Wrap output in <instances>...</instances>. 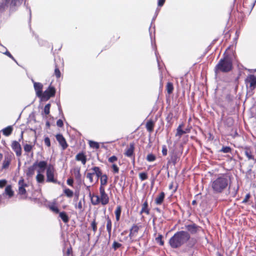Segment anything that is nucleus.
Masks as SVG:
<instances>
[{
    "mask_svg": "<svg viewBox=\"0 0 256 256\" xmlns=\"http://www.w3.org/2000/svg\"><path fill=\"white\" fill-rule=\"evenodd\" d=\"M67 184L71 186H73L74 180L72 178H70L67 180Z\"/></svg>",
    "mask_w": 256,
    "mask_h": 256,
    "instance_id": "nucleus-56",
    "label": "nucleus"
},
{
    "mask_svg": "<svg viewBox=\"0 0 256 256\" xmlns=\"http://www.w3.org/2000/svg\"><path fill=\"white\" fill-rule=\"evenodd\" d=\"M140 226L136 224H134L130 230L128 237L130 238L129 244L136 241V238L138 235Z\"/></svg>",
    "mask_w": 256,
    "mask_h": 256,
    "instance_id": "nucleus-7",
    "label": "nucleus"
},
{
    "mask_svg": "<svg viewBox=\"0 0 256 256\" xmlns=\"http://www.w3.org/2000/svg\"><path fill=\"white\" fill-rule=\"evenodd\" d=\"M23 0H10L9 3L10 8H14L22 4Z\"/></svg>",
    "mask_w": 256,
    "mask_h": 256,
    "instance_id": "nucleus-35",
    "label": "nucleus"
},
{
    "mask_svg": "<svg viewBox=\"0 0 256 256\" xmlns=\"http://www.w3.org/2000/svg\"><path fill=\"white\" fill-rule=\"evenodd\" d=\"M56 125L58 126L60 128L63 127L64 126L63 121L60 119L58 120L56 122Z\"/></svg>",
    "mask_w": 256,
    "mask_h": 256,
    "instance_id": "nucleus-55",
    "label": "nucleus"
},
{
    "mask_svg": "<svg viewBox=\"0 0 256 256\" xmlns=\"http://www.w3.org/2000/svg\"><path fill=\"white\" fill-rule=\"evenodd\" d=\"M118 160V158L117 156H112L108 158V162L110 163L114 164V162H116Z\"/></svg>",
    "mask_w": 256,
    "mask_h": 256,
    "instance_id": "nucleus-50",
    "label": "nucleus"
},
{
    "mask_svg": "<svg viewBox=\"0 0 256 256\" xmlns=\"http://www.w3.org/2000/svg\"><path fill=\"white\" fill-rule=\"evenodd\" d=\"M4 53L7 56H8L9 58H11L12 60H14V58L8 51L6 50V52Z\"/></svg>",
    "mask_w": 256,
    "mask_h": 256,
    "instance_id": "nucleus-59",
    "label": "nucleus"
},
{
    "mask_svg": "<svg viewBox=\"0 0 256 256\" xmlns=\"http://www.w3.org/2000/svg\"><path fill=\"white\" fill-rule=\"evenodd\" d=\"M172 188H173V183L172 182V183H171V184H170L168 188H169V189H170H170H172Z\"/></svg>",
    "mask_w": 256,
    "mask_h": 256,
    "instance_id": "nucleus-61",
    "label": "nucleus"
},
{
    "mask_svg": "<svg viewBox=\"0 0 256 256\" xmlns=\"http://www.w3.org/2000/svg\"><path fill=\"white\" fill-rule=\"evenodd\" d=\"M92 170L93 171L92 172H88L86 174V177L90 180V183H92L94 182L93 176L96 174L98 178H99L100 176H101V169L98 166H94L92 168Z\"/></svg>",
    "mask_w": 256,
    "mask_h": 256,
    "instance_id": "nucleus-13",
    "label": "nucleus"
},
{
    "mask_svg": "<svg viewBox=\"0 0 256 256\" xmlns=\"http://www.w3.org/2000/svg\"><path fill=\"white\" fill-rule=\"evenodd\" d=\"M50 210L54 214H59V217L64 223H68L69 222V217L65 212H60L59 209L55 204L48 206Z\"/></svg>",
    "mask_w": 256,
    "mask_h": 256,
    "instance_id": "nucleus-5",
    "label": "nucleus"
},
{
    "mask_svg": "<svg viewBox=\"0 0 256 256\" xmlns=\"http://www.w3.org/2000/svg\"><path fill=\"white\" fill-rule=\"evenodd\" d=\"M106 230L108 232V238H110L112 234V222L111 219L108 216L106 217Z\"/></svg>",
    "mask_w": 256,
    "mask_h": 256,
    "instance_id": "nucleus-25",
    "label": "nucleus"
},
{
    "mask_svg": "<svg viewBox=\"0 0 256 256\" xmlns=\"http://www.w3.org/2000/svg\"><path fill=\"white\" fill-rule=\"evenodd\" d=\"M245 84L247 88L250 90L256 88V76L254 74H250L245 79Z\"/></svg>",
    "mask_w": 256,
    "mask_h": 256,
    "instance_id": "nucleus-8",
    "label": "nucleus"
},
{
    "mask_svg": "<svg viewBox=\"0 0 256 256\" xmlns=\"http://www.w3.org/2000/svg\"><path fill=\"white\" fill-rule=\"evenodd\" d=\"M184 126V124L182 123L180 124L176 128V136H178L179 138H181L182 135L186 133V132H185L184 130L182 129V128Z\"/></svg>",
    "mask_w": 256,
    "mask_h": 256,
    "instance_id": "nucleus-26",
    "label": "nucleus"
},
{
    "mask_svg": "<svg viewBox=\"0 0 256 256\" xmlns=\"http://www.w3.org/2000/svg\"><path fill=\"white\" fill-rule=\"evenodd\" d=\"M56 90L55 88L52 85V84L48 86V88L43 92L41 98L42 100H48L50 98L54 97L56 95Z\"/></svg>",
    "mask_w": 256,
    "mask_h": 256,
    "instance_id": "nucleus-6",
    "label": "nucleus"
},
{
    "mask_svg": "<svg viewBox=\"0 0 256 256\" xmlns=\"http://www.w3.org/2000/svg\"><path fill=\"white\" fill-rule=\"evenodd\" d=\"M75 158L76 160L81 162L84 165L86 164L87 161L86 156L84 152L78 153L76 155Z\"/></svg>",
    "mask_w": 256,
    "mask_h": 256,
    "instance_id": "nucleus-22",
    "label": "nucleus"
},
{
    "mask_svg": "<svg viewBox=\"0 0 256 256\" xmlns=\"http://www.w3.org/2000/svg\"><path fill=\"white\" fill-rule=\"evenodd\" d=\"M156 240L160 246H163L164 244V241L162 240V236L161 234L158 235V236L156 238Z\"/></svg>",
    "mask_w": 256,
    "mask_h": 256,
    "instance_id": "nucleus-44",
    "label": "nucleus"
},
{
    "mask_svg": "<svg viewBox=\"0 0 256 256\" xmlns=\"http://www.w3.org/2000/svg\"><path fill=\"white\" fill-rule=\"evenodd\" d=\"M230 178L228 174H220L211 182L212 190L214 194H221L228 187Z\"/></svg>",
    "mask_w": 256,
    "mask_h": 256,
    "instance_id": "nucleus-1",
    "label": "nucleus"
},
{
    "mask_svg": "<svg viewBox=\"0 0 256 256\" xmlns=\"http://www.w3.org/2000/svg\"><path fill=\"white\" fill-rule=\"evenodd\" d=\"M70 172L74 176L76 182L79 184L82 182V174H80V168L75 167L71 170Z\"/></svg>",
    "mask_w": 256,
    "mask_h": 256,
    "instance_id": "nucleus-16",
    "label": "nucleus"
},
{
    "mask_svg": "<svg viewBox=\"0 0 256 256\" xmlns=\"http://www.w3.org/2000/svg\"><path fill=\"white\" fill-rule=\"evenodd\" d=\"M154 122L152 120H149L147 122L146 124V127L147 130L148 132H152L154 130Z\"/></svg>",
    "mask_w": 256,
    "mask_h": 256,
    "instance_id": "nucleus-31",
    "label": "nucleus"
},
{
    "mask_svg": "<svg viewBox=\"0 0 256 256\" xmlns=\"http://www.w3.org/2000/svg\"><path fill=\"white\" fill-rule=\"evenodd\" d=\"M44 142L45 144L47 146H48V147L50 146V139L48 137L45 138L44 140Z\"/></svg>",
    "mask_w": 256,
    "mask_h": 256,
    "instance_id": "nucleus-52",
    "label": "nucleus"
},
{
    "mask_svg": "<svg viewBox=\"0 0 256 256\" xmlns=\"http://www.w3.org/2000/svg\"><path fill=\"white\" fill-rule=\"evenodd\" d=\"M2 131L4 136H8L12 134L13 131V127L12 126H8L7 127L2 129Z\"/></svg>",
    "mask_w": 256,
    "mask_h": 256,
    "instance_id": "nucleus-28",
    "label": "nucleus"
},
{
    "mask_svg": "<svg viewBox=\"0 0 256 256\" xmlns=\"http://www.w3.org/2000/svg\"><path fill=\"white\" fill-rule=\"evenodd\" d=\"M99 178H100V186L99 188H105L108 182V176L106 174H102V170H101V176Z\"/></svg>",
    "mask_w": 256,
    "mask_h": 256,
    "instance_id": "nucleus-21",
    "label": "nucleus"
},
{
    "mask_svg": "<svg viewBox=\"0 0 256 256\" xmlns=\"http://www.w3.org/2000/svg\"><path fill=\"white\" fill-rule=\"evenodd\" d=\"M122 206L120 205L116 207L114 211V214L116 216V220L117 222H118L120 220V215L122 213Z\"/></svg>",
    "mask_w": 256,
    "mask_h": 256,
    "instance_id": "nucleus-29",
    "label": "nucleus"
},
{
    "mask_svg": "<svg viewBox=\"0 0 256 256\" xmlns=\"http://www.w3.org/2000/svg\"><path fill=\"white\" fill-rule=\"evenodd\" d=\"M250 194H246V196H245V198H244V199L242 200V203L247 202H248L249 198H250Z\"/></svg>",
    "mask_w": 256,
    "mask_h": 256,
    "instance_id": "nucleus-57",
    "label": "nucleus"
},
{
    "mask_svg": "<svg viewBox=\"0 0 256 256\" xmlns=\"http://www.w3.org/2000/svg\"><path fill=\"white\" fill-rule=\"evenodd\" d=\"M135 144L134 142H131L129 146L125 149L124 155L128 158H129L133 160L134 162L135 154H134Z\"/></svg>",
    "mask_w": 256,
    "mask_h": 256,
    "instance_id": "nucleus-10",
    "label": "nucleus"
},
{
    "mask_svg": "<svg viewBox=\"0 0 256 256\" xmlns=\"http://www.w3.org/2000/svg\"><path fill=\"white\" fill-rule=\"evenodd\" d=\"M165 196V193L164 192H161L154 200L155 204L156 205H161L164 201Z\"/></svg>",
    "mask_w": 256,
    "mask_h": 256,
    "instance_id": "nucleus-23",
    "label": "nucleus"
},
{
    "mask_svg": "<svg viewBox=\"0 0 256 256\" xmlns=\"http://www.w3.org/2000/svg\"><path fill=\"white\" fill-rule=\"evenodd\" d=\"M233 62L232 58L228 54L224 55L220 59L214 67V71L216 75L220 73H228L233 69Z\"/></svg>",
    "mask_w": 256,
    "mask_h": 256,
    "instance_id": "nucleus-2",
    "label": "nucleus"
},
{
    "mask_svg": "<svg viewBox=\"0 0 256 256\" xmlns=\"http://www.w3.org/2000/svg\"><path fill=\"white\" fill-rule=\"evenodd\" d=\"M111 168L114 174H118L119 172L120 168L116 164H113L111 166Z\"/></svg>",
    "mask_w": 256,
    "mask_h": 256,
    "instance_id": "nucleus-45",
    "label": "nucleus"
},
{
    "mask_svg": "<svg viewBox=\"0 0 256 256\" xmlns=\"http://www.w3.org/2000/svg\"><path fill=\"white\" fill-rule=\"evenodd\" d=\"M64 256H73L72 248L71 245L67 248L65 253H64Z\"/></svg>",
    "mask_w": 256,
    "mask_h": 256,
    "instance_id": "nucleus-40",
    "label": "nucleus"
},
{
    "mask_svg": "<svg viewBox=\"0 0 256 256\" xmlns=\"http://www.w3.org/2000/svg\"><path fill=\"white\" fill-rule=\"evenodd\" d=\"M185 132H186V133H188L190 132V129L189 128H186L185 130H184Z\"/></svg>",
    "mask_w": 256,
    "mask_h": 256,
    "instance_id": "nucleus-63",
    "label": "nucleus"
},
{
    "mask_svg": "<svg viewBox=\"0 0 256 256\" xmlns=\"http://www.w3.org/2000/svg\"><path fill=\"white\" fill-rule=\"evenodd\" d=\"M7 181L6 180H0V188H4L6 184Z\"/></svg>",
    "mask_w": 256,
    "mask_h": 256,
    "instance_id": "nucleus-54",
    "label": "nucleus"
},
{
    "mask_svg": "<svg viewBox=\"0 0 256 256\" xmlns=\"http://www.w3.org/2000/svg\"><path fill=\"white\" fill-rule=\"evenodd\" d=\"M34 146V145H31V144H26L24 145V150L25 152H26L27 153H29L32 150Z\"/></svg>",
    "mask_w": 256,
    "mask_h": 256,
    "instance_id": "nucleus-39",
    "label": "nucleus"
},
{
    "mask_svg": "<svg viewBox=\"0 0 256 256\" xmlns=\"http://www.w3.org/2000/svg\"><path fill=\"white\" fill-rule=\"evenodd\" d=\"M36 165V168L37 169L38 172L41 173L44 172L46 170L48 166L47 162L44 160H42L40 162H36L34 163Z\"/></svg>",
    "mask_w": 256,
    "mask_h": 256,
    "instance_id": "nucleus-14",
    "label": "nucleus"
},
{
    "mask_svg": "<svg viewBox=\"0 0 256 256\" xmlns=\"http://www.w3.org/2000/svg\"><path fill=\"white\" fill-rule=\"evenodd\" d=\"M36 180L38 183H44V176L41 173L38 172V174L36 176Z\"/></svg>",
    "mask_w": 256,
    "mask_h": 256,
    "instance_id": "nucleus-37",
    "label": "nucleus"
},
{
    "mask_svg": "<svg viewBox=\"0 0 256 256\" xmlns=\"http://www.w3.org/2000/svg\"><path fill=\"white\" fill-rule=\"evenodd\" d=\"M162 154L164 156H166L167 155V154H168V150H167V148H166V145H163L162 146Z\"/></svg>",
    "mask_w": 256,
    "mask_h": 256,
    "instance_id": "nucleus-51",
    "label": "nucleus"
},
{
    "mask_svg": "<svg viewBox=\"0 0 256 256\" xmlns=\"http://www.w3.org/2000/svg\"><path fill=\"white\" fill-rule=\"evenodd\" d=\"M143 213L146 214V215H149L150 214V210L148 208V204L147 200H146L142 206L140 214H142Z\"/></svg>",
    "mask_w": 256,
    "mask_h": 256,
    "instance_id": "nucleus-24",
    "label": "nucleus"
},
{
    "mask_svg": "<svg viewBox=\"0 0 256 256\" xmlns=\"http://www.w3.org/2000/svg\"><path fill=\"white\" fill-rule=\"evenodd\" d=\"M46 126L48 128H50V123L49 122H46Z\"/></svg>",
    "mask_w": 256,
    "mask_h": 256,
    "instance_id": "nucleus-62",
    "label": "nucleus"
},
{
    "mask_svg": "<svg viewBox=\"0 0 256 256\" xmlns=\"http://www.w3.org/2000/svg\"><path fill=\"white\" fill-rule=\"evenodd\" d=\"M32 82L34 84V88L36 92V95L38 97L41 98L42 94H43V84L40 82H36L33 80H32Z\"/></svg>",
    "mask_w": 256,
    "mask_h": 256,
    "instance_id": "nucleus-17",
    "label": "nucleus"
},
{
    "mask_svg": "<svg viewBox=\"0 0 256 256\" xmlns=\"http://www.w3.org/2000/svg\"><path fill=\"white\" fill-rule=\"evenodd\" d=\"M56 140L59 144L61 146L63 150H65L68 146V144L66 142L65 138L62 134H57L56 136Z\"/></svg>",
    "mask_w": 256,
    "mask_h": 256,
    "instance_id": "nucleus-19",
    "label": "nucleus"
},
{
    "mask_svg": "<svg viewBox=\"0 0 256 256\" xmlns=\"http://www.w3.org/2000/svg\"><path fill=\"white\" fill-rule=\"evenodd\" d=\"M64 194L68 198H72L74 195L73 191L68 188L64 190Z\"/></svg>",
    "mask_w": 256,
    "mask_h": 256,
    "instance_id": "nucleus-41",
    "label": "nucleus"
},
{
    "mask_svg": "<svg viewBox=\"0 0 256 256\" xmlns=\"http://www.w3.org/2000/svg\"><path fill=\"white\" fill-rule=\"evenodd\" d=\"M11 160H11L10 157L8 156H6L4 157V160L3 161V163H2V168L6 169V168H8V167L9 166L10 164Z\"/></svg>",
    "mask_w": 256,
    "mask_h": 256,
    "instance_id": "nucleus-32",
    "label": "nucleus"
},
{
    "mask_svg": "<svg viewBox=\"0 0 256 256\" xmlns=\"http://www.w3.org/2000/svg\"><path fill=\"white\" fill-rule=\"evenodd\" d=\"M10 0H2L0 3V12H4L10 6Z\"/></svg>",
    "mask_w": 256,
    "mask_h": 256,
    "instance_id": "nucleus-27",
    "label": "nucleus"
},
{
    "mask_svg": "<svg viewBox=\"0 0 256 256\" xmlns=\"http://www.w3.org/2000/svg\"><path fill=\"white\" fill-rule=\"evenodd\" d=\"M244 154L248 160H254V155L252 150L250 146H245L244 148Z\"/></svg>",
    "mask_w": 256,
    "mask_h": 256,
    "instance_id": "nucleus-20",
    "label": "nucleus"
},
{
    "mask_svg": "<svg viewBox=\"0 0 256 256\" xmlns=\"http://www.w3.org/2000/svg\"><path fill=\"white\" fill-rule=\"evenodd\" d=\"M54 166L50 164L46 168V182H53L56 184L57 182V180L54 178Z\"/></svg>",
    "mask_w": 256,
    "mask_h": 256,
    "instance_id": "nucleus-9",
    "label": "nucleus"
},
{
    "mask_svg": "<svg viewBox=\"0 0 256 256\" xmlns=\"http://www.w3.org/2000/svg\"><path fill=\"white\" fill-rule=\"evenodd\" d=\"M64 66V62L61 60L60 58L54 60V74L57 78L61 76L60 69Z\"/></svg>",
    "mask_w": 256,
    "mask_h": 256,
    "instance_id": "nucleus-12",
    "label": "nucleus"
},
{
    "mask_svg": "<svg viewBox=\"0 0 256 256\" xmlns=\"http://www.w3.org/2000/svg\"><path fill=\"white\" fill-rule=\"evenodd\" d=\"M166 2V0H158V6H162L164 2Z\"/></svg>",
    "mask_w": 256,
    "mask_h": 256,
    "instance_id": "nucleus-58",
    "label": "nucleus"
},
{
    "mask_svg": "<svg viewBox=\"0 0 256 256\" xmlns=\"http://www.w3.org/2000/svg\"><path fill=\"white\" fill-rule=\"evenodd\" d=\"M75 208L78 209L80 212L82 211V201L80 200L77 205H76Z\"/></svg>",
    "mask_w": 256,
    "mask_h": 256,
    "instance_id": "nucleus-53",
    "label": "nucleus"
},
{
    "mask_svg": "<svg viewBox=\"0 0 256 256\" xmlns=\"http://www.w3.org/2000/svg\"><path fill=\"white\" fill-rule=\"evenodd\" d=\"M90 146L91 148L98 149L100 148V144L98 142H96L90 141Z\"/></svg>",
    "mask_w": 256,
    "mask_h": 256,
    "instance_id": "nucleus-49",
    "label": "nucleus"
},
{
    "mask_svg": "<svg viewBox=\"0 0 256 256\" xmlns=\"http://www.w3.org/2000/svg\"><path fill=\"white\" fill-rule=\"evenodd\" d=\"M200 227L196 224H188L186 226V228L190 232L191 234H196L200 229Z\"/></svg>",
    "mask_w": 256,
    "mask_h": 256,
    "instance_id": "nucleus-18",
    "label": "nucleus"
},
{
    "mask_svg": "<svg viewBox=\"0 0 256 256\" xmlns=\"http://www.w3.org/2000/svg\"><path fill=\"white\" fill-rule=\"evenodd\" d=\"M166 90L168 94H172L174 90L173 84L171 82H168L166 86Z\"/></svg>",
    "mask_w": 256,
    "mask_h": 256,
    "instance_id": "nucleus-33",
    "label": "nucleus"
},
{
    "mask_svg": "<svg viewBox=\"0 0 256 256\" xmlns=\"http://www.w3.org/2000/svg\"><path fill=\"white\" fill-rule=\"evenodd\" d=\"M146 159L148 162H152L156 160V156L152 154H149L147 155Z\"/></svg>",
    "mask_w": 256,
    "mask_h": 256,
    "instance_id": "nucleus-43",
    "label": "nucleus"
},
{
    "mask_svg": "<svg viewBox=\"0 0 256 256\" xmlns=\"http://www.w3.org/2000/svg\"><path fill=\"white\" fill-rule=\"evenodd\" d=\"M122 246V244L116 241H114L112 244V248H114V250H116L118 248H120Z\"/></svg>",
    "mask_w": 256,
    "mask_h": 256,
    "instance_id": "nucleus-48",
    "label": "nucleus"
},
{
    "mask_svg": "<svg viewBox=\"0 0 256 256\" xmlns=\"http://www.w3.org/2000/svg\"><path fill=\"white\" fill-rule=\"evenodd\" d=\"M139 178L142 181L148 178V174L146 172H140L139 174Z\"/></svg>",
    "mask_w": 256,
    "mask_h": 256,
    "instance_id": "nucleus-46",
    "label": "nucleus"
},
{
    "mask_svg": "<svg viewBox=\"0 0 256 256\" xmlns=\"http://www.w3.org/2000/svg\"><path fill=\"white\" fill-rule=\"evenodd\" d=\"M178 158L176 154L172 153L170 155V162L172 163L174 165H175L177 163V162L178 161Z\"/></svg>",
    "mask_w": 256,
    "mask_h": 256,
    "instance_id": "nucleus-38",
    "label": "nucleus"
},
{
    "mask_svg": "<svg viewBox=\"0 0 256 256\" xmlns=\"http://www.w3.org/2000/svg\"><path fill=\"white\" fill-rule=\"evenodd\" d=\"M190 234L186 231L181 230L176 232L169 240V244L173 248H180L186 244L190 239Z\"/></svg>",
    "mask_w": 256,
    "mask_h": 256,
    "instance_id": "nucleus-3",
    "label": "nucleus"
},
{
    "mask_svg": "<svg viewBox=\"0 0 256 256\" xmlns=\"http://www.w3.org/2000/svg\"><path fill=\"white\" fill-rule=\"evenodd\" d=\"M155 210H156L157 212H160H160H161V210H160V208H155Z\"/></svg>",
    "mask_w": 256,
    "mask_h": 256,
    "instance_id": "nucleus-60",
    "label": "nucleus"
},
{
    "mask_svg": "<svg viewBox=\"0 0 256 256\" xmlns=\"http://www.w3.org/2000/svg\"><path fill=\"white\" fill-rule=\"evenodd\" d=\"M100 195L90 193L91 202L92 205L96 206L101 204L106 206L109 203L110 198L108 194L106 192L105 188H99Z\"/></svg>",
    "mask_w": 256,
    "mask_h": 256,
    "instance_id": "nucleus-4",
    "label": "nucleus"
},
{
    "mask_svg": "<svg viewBox=\"0 0 256 256\" xmlns=\"http://www.w3.org/2000/svg\"><path fill=\"white\" fill-rule=\"evenodd\" d=\"M196 200H194L192 202V204L193 205H194V204H196Z\"/></svg>",
    "mask_w": 256,
    "mask_h": 256,
    "instance_id": "nucleus-64",
    "label": "nucleus"
},
{
    "mask_svg": "<svg viewBox=\"0 0 256 256\" xmlns=\"http://www.w3.org/2000/svg\"><path fill=\"white\" fill-rule=\"evenodd\" d=\"M98 223L96 221V218H94L92 220L90 223V228L92 230L94 234H95L97 231L98 227H97Z\"/></svg>",
    "mask_w": 256,
    "mask_h": 256,
    "instance_id": "nucleus-36",
    "label": "nucleus"
},
{
    "mask_svg": "<svg viewBox=\"0 0 256 256\" xmlns=\"http://www.w3.org/2000/svg\"><path fill=\"white\" fill-rule=\"evenodd\" d=\"M18 194L22 196V198L26 199L27 198V193L26 187L28 186V184L24 182V179H21L18 181Z\"/></svg>",
    "mask_w": 256,
    "mask_h": 256,
    "instance_id": "nucleus-11",
    "label": "nucleus"
},
{
    "mask_svg": "<svg viewBox=\"0 0 256 256\" xmlns=\"http://www.w3.org/2000/svg\"><path fill=\"white\" fill-rule=\"evenodd\" d=\"M11 147L12 150L15 152L17 156L20 157L22 156V147L18 142L16 140L12 141Z\"/></svg>",
    "mask_w": 256,
    "mask_h": 256,
    "instance_id": "nucleus-15",
    "label": "nucleus"
},
{
    "mask_svg": "<svg viewBox=\"0 0 256 256\" xmlns=\"http://www.w3.org/2000/svg\"><path fill=\"white\" fill-rule=\"evenodd\" d=\"M50 106L51 105L50 104H48L45 106L44 112L46 115H48L50 114Z\"/></svg>",
    "mask_w": 256,
    "mask_h": 256,
    "instance_id": "nucleus-47",
    "label": "nucleus"
},
{
    "mask_svg": "<svg viewBox=\"0 0 256 256\" xmlns=\"http://www.w3.org/2000/svg\"><path fill=\"white\" fill-rule=\"evenodd\" d=\"M5 192L10 198H12L14 195V192L12 190L10 185H8L6 186Z\"/></svg>",
    "mask_w": 256,
    "mask_h": 256,
    "instance_id": "nucleus-34",
    "label": "nucleus"
},
{
    "mask_svg": "<svg viewBox=\"0 0 256 256\" xmlns=\"http://www.w3.org/2000/svg\"><path fill=\"white\" fill-rule=\"evenodd\" d=\"M232 150V148L230 146H222L220 152L223 153H231Z\"/></svg>",
    "mask_w": 256,
    "mask_h": 256,
    "instance_id": "nucleus-42",
    "label": "nucleus"
},
{
    "mask_svg": "<svg viewBox=\"0 0 256 256\" xmlns=\"http://www.w3.org/2000/svg\"><path fill=\"white\" fill-rule=\"evenodd\" d=\"M36 165L33 164L32 166L28 168L26 174L28 176H32L34 174V171L36 170Z\"/></svg>",
    "mask_w": 256,
    "mask_h": 256,
    "instance_id": "nucleus-30",
    "label": "nucleus"
}]
</instances>
